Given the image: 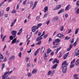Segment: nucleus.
<instances>
[{"label":"nucleus","instance_id":"60","mask_svg":"<svg viewBox=\"0 0 79 79\" xmlns=\"http://www.w3.org/2000/svg\"><path fill=\"white\" fill-rule=\"evenodd\" d=\"M17 19H16L15 20H14V22H13L12 23H14V24H15V22H16Z\"/></svg>","mask_w":79,"mask_h":79},{"label":"nucleus","instance_id":"52","mask_svg":"<svg viewBox=\"0 0 79 79\" xmlns=\"http://www.w3.org/2000/svg\"><path fill=\"white\" fill-rule=\"evenodd\" d=\"M21 55H22V53H21V52H20L19 54V56L20 58H21Z\"/></svg>","mask_w":79,"mask_h":79},{"label":"nucleus","instance_id":"38","mask_svg":"<svg viewBox=\"0 0 79 79\" xmlns=\"http://www.w3.org/2000/svg\"><path fill=\"white\" fill-rule=\"evenodd\" d=\"M15 56H11V57H10V60H14V59H15Z\"/></svg>","mask_w":79,"mask_h":79},{"label":"nucleus","instance_id":"4","mask_svg":"<svg viewBox=\"0 0 79 79\" xmlns=\"http://www.w3.org/2000/svg\"><path fill=\"white\" fill-rule=\"evenodd\" d=\"M61 7V5H59L56 6L55 8L53 9V10H59L60 8Z\"/></svg>","mask_w":79,"mask_h":79},{"label":"nucleus","instance_id":"30","mask_svg":"<svg viewBox=\"0 0 79 79\" xmlns=\"http://www.w3.org/2000/svg\"><path fill=\"white\" fill-rule=\"evenodd\" d=\"M55 41H56V42L57 43H58V42H60V41L61 40L60 39H59V38H58L56 40H55Z\"/></svg>","mask_w":79,"mask_h":79},{"label":"nucleus","instance_id":"58","mask_svg":"<svg viewBox=\"0 0 79 79\" xmlns=\"http://www.w3.org/2000/svg\"><path fill=\"white\" fill-rule=\"evenodd\" d=\"M6 11H10V7H8L6 8Z\"/></svg>","mask_w":79,"mask_h":79},{"label":"nucleus","instance_id":"32","mask_svg":"<svg viewBox=\"0 0 79 79\" xmlns=\"http://www.w3.org/2000/svg\"><path fill=\"white\" fill-rule=\"evenodd\" d=\"M27 75L28 77H31V76H32V73H27Z\"/></svg>","mask_w":79,"mask_h":79},{"label":"nucleus","instance_id":"27","mask_svg":"<svg viewBox=\"0 0 79 79\" xmlns=\"http://www.w3.org/2000/svg\"><path fill=\"white\" fill-rule=\"evenodd\" d=\"M60 49H61V47H59V48H57V50L56 51V52H55V53H56V54H57V53H58V52L60 50Z\"/></svg>","mask_w":79,"mask_h":79},{"label":"nucleus","instance_id":"6","mask_svg":"<svg viewBox=\"0 0 79 79\" xmlns=\"http://www.w3.org/2000/svg\"><path fill=\"white\" fill-rule=\"evenodd\" d=\"M36 28H37V27L35 26L32 27V31L33 32H35V31L37 30Z\"/></svg>","mask_w":79,"mask_h":79},{"label":"nucleus","instance_id":"45","mask_svg":"<svg viewBox=\"0 0 79 79\" xmlns=\"http://www.w3.org/2000/svg\"><path fill=\"white\" fill-rule=\"evenodd\" d=\"M76 60V59H73V60L71 62V64H73L74 62H75V61Z\"/></svg>","mask_w":79,"mask_h":79},{"label":"nucleus","instance_id":"56","mask_svg":"<svg viewBox=\"0 0 79 79\" xmlns=\"http://www.w3.org/2000/svg\"><path fill=\"white\" fill-rule=\"evenodd\" d=\"M50 20H48L46 24L47 25H48V24L50 23Z\"/></svg>","mask_w":79,"mask_h":79},{"label":"nucleus","instance_id":"47","mask_svg":"<svg viewBox=\"0 0 79 79\" xmlns=\"http://www.w3.org/2000/svg\"><path fill=\"white\" fill-rule=\"evenodd\" d=\"M16 13V11L15 10H13L11 12V13Z\"/></svg>","mask_w":79,"mask_h":79},{"label":"nucleus","instance_id":"40","mask_svg":"<svg viewBox=\"0 0 79 79\" xmlns=\"http://www.w3.org/2000/svg\"><path fill=\"white\" fill-rule=\"evenodd\" d=\"M4 67H5V64H3L2 65V70L3 71V68H4Z\"/></svg>","mask_w":79,"mask_h":79},{"label":"nucleus","instance_id":"34","mask_svg":"<svg viewBox=\"0 0 79 79\" xmlns=\"http://www.w3.org/2000/svg\"><path fill=\"white\" fill-rule=\"evenodd\" d=\"M51 52H52V50L50 49V48H49L47 51V53H50Z\"/></svg>","mask_w":79,"mask_h":79},{"label":"nucleus","instance_id":"35","mask_svg":"<svg viewBox=\"0 0 79 79\" xmlns=\"http://www.w3.org/2000/svg\"><path fill=\"white\" fill-rule=\"evenodd\" d=\"M19 4H17V6H16V9L17 10H19Z\"/></svg>","mask_w":79,"mask_h":79},{"label":"nucleus","instance_id":"26","mask_svg":"<svg viewBox=\"0 0 79 79\" xmlns=\"http://www.w3.org/2000/svg\"><path fill=\"white\" fill-rule=\"evenodd\" d=\"M64 9H61L60 11H59L58 13V14H60L61 13H63V12H64Z\"/></svg>","mask_w":79,"mask_h":79},{"label":"nucleus","instance_id":"22","mask_svg":"<svg viewBox=\"0 0 79 79\" xmlns=\"http://www.w3.org/2000/svg\"><path fill=\"white\" fill-rule=\"evenodd\" d=\"M77 74H75L73 76V77L74 78V79H79V78L77 77Z\"/></svg>","mask_w":79,"mask_h":79},{"label":"nucleus","instance_id":"19","mask_svg":"<svg viewBox=\"0 0 79 79\" xmlns=\"http://www.w3.org/2000/svg\"><path fill=\"white\" fill-rule=\"evenodd\" d=\"M54 21H56L58 19V17H56L52 19Z\"/></svg>","mask_w":79,"mask_h":79},{"label":"nucleus","instance_id":"28","mask_svg":"<svg viewBox=\"0 0 79 79\" xmlns=\"http://www.w3.org/2000/svg\"><path fill=\"white\" fill-rule=\"evenodd\" d=\"M79 29L78 28H77L75 31V34H77L78 32H79Z\"/></svg>","mask_w":79,"mask_h":79},{"label":"nucleus","instance_id":"8","mask_svg":"<svg viewBox=\"0 0 79 79\" xmlns=\"http://www.w3.org/2000/svg\"><path fill=\"white\" fill-rule=\"evenodd\" d=\"M37 72V70L36 69H34L32 71V73L33 74H36Z\"/></svg>","mask_w":79,"mask_h":79},{"label":"nucleus","instance_id":"1","mask_svg":"<svg viewBox=\"0 0 79 79\" xmlns=\"http://www.w3.org/2000/svg\"><path fill=\"white\" fill-rule=\"evenodd\" d=\"M13 73V71L11 70L10 72H9V71H8L7 72H6L4 73V75H3L2 76V79H6V76L7 75V74H8V75H10V74Z\"/></svg>","mask_w":79,"mask_h":79},{"label":"nucleus","instance_id":"29","mask_svg":"<svg viewBox=\"0 0 79 79\" xmlns=\"http://www.w3.org/2000/svg\"><path fill=\"white\" fill-rule=\"evenodd\" d=\"M44 57H45V58H46V57H47L48 56V53H47L45 52L44 53Z\"/></svg>","mask_w":79,"mask_h":79},{"label":"nucleus","instance_id":"46","mask_svg":"<svg viewBox=\"0 0 79 79\" xmlns=\"http://www.w3.org/2000/svg\"><path fill=\"white\" fill-rule=\"evenodd\" d=\"M26 61H28L29 60V57H26V58L25 59Z\"/></svg>","mask_w":79,"mask_h":79},{"label":"nucleus","instance_id":"61","mask_svg":"<svg viewBox=\"0 0 79 79\" xmlns=\"http://www.w3.org/2000/svg\"><path fill=\"white\" fill-rule=\"evenodd\" d=\"M56 43H57L56 41L55 40V41H54L53 42V44L55 45V44H56Z\"/></svg>","mask_w":79,"mask_h":79},{"label":"nucleus","instance_id":"21","mask_svg":"<svg viewBox=\"0 0 79 79\" xmlns=\"http://www.w3.org/2000/svg\"><path fill=\"white\" fill-rule=\"evenodd\" d=\"M3 58L4 57L3 56V55L1 54V53L0 52V60H3Z\"/></svg>","mask_w":79,"mask_h":79},{"label":"nucleus","instance_id":"18","mask_svg":"<svg viewBox=\"0 0 79 79\" xmlns=\"http://www.w3.org/2000/svg\"><path fill=\"white\" fill-rule=\"evenodd\" d=\"M44 13H46V11H48V6H46L44 8Z\"/></svg>","mask_w":79,"mask_h":79},{"label":"nucleus","instance_id":"51","mask_svg":"<svg viewBox=\"0 0 79 79\" xmlns=\"http://www.w3.org/2000/svg\"><path fill=\"white\" fill-rule=\"evenodd\" d=\"M37 2L35 1V2L34 3V6H36L37 5Z\"/></svg>","mask_w":79,"mask_h":79},{"label":"nucleus","instance_id":"33","mask_svg":"<svg viewBox=\"0 0 79 79\" xmlns=\"http://www.w3.org/2000/svg\"><path fill=\"white\" fill-rule=\"evenodd\" d=\"M13 38H14V36H13V35H10L9 37L10 40H13Z\"/></svg>","mask_w":79,"mask_h":79},{"label":"nucleus","instance_id":"63","mask_svg":"<svg viewBox=\"0 0 79 79\" xmlns=\"http://www.w3.org/2000/svg\"><path fill=\"white\" fill-rule=\"evenodd\" d=\"M65 18H68V14H66L65 15Z\"/></svg>","mask_w":79,"mask_h":79},{"label":"nucleus","instance_id":"59","mask_svg":"<svg viewBox=\"0 0 79 79\" xmlns=\"http://www.w3.org/2000/svg\"><path fill=\"white\" fill-rule=\"evenodd\" d=\"M76 45H77V43H76V41L73 44V45L74 47H75V46H76Z\"/></svg>","mask_w":79,"mask_h":79},{"label":"nucleus","instance_id":"48","mask_svg":"<svg viewBox=\"0 0 79 79\" xmlns=\"http://www.w3.org/2000/svg\"><path fill=\"white\" fill-rule=\"evenodd\" d=\"M44 34H45V31H43L42 34L40 36V37H42V36H44Z\"/></svg>","mask_w":79,"mask_h":79},{"label":"nucleus","instance_id":"14","mask_svg":"<svg viewBox=\"0 0 79 79\" xmlns=\"http://www.w3.org/2000/svg\"><path fill=\"white\" fill-rule=\"evenodd\" d=\"M79 64V59H78L75 63V65L76 66H78Z\"/></svg>","mask_w":79,"mask_h":79},{"label":"nucleus","instance_id":"9","mask_svg":"<svg viewBox=\"0 0 79 79\" xmlns=\"http://www.w3.org/2000/svg\"><path fill=\"white\" fill-rule=\"evenodd\" d=\"M44 51H45V47H42L41 50V53H42V54H43L44 52Z\"/></svg>","mask_w":79,"mask_h":79},{"label":"nucleus","instance_id":"15","mask_svg":"<svg viewBox=\"0 0 79 79\" xmlns=\"http://www.w3.org/2000/svg\"><path fill=\"white\" fill-rule=\"evenodd\" d=\"M69 54V52H68L66 54H65L64 57H63V59L64 60H65L66 58V57L67 56H68V54Z\"/></svg>","mask_w":79,"mask_h":79},{"label":"nucleus","instance_id":"41","mask_svg":"<svg viewBox=\"0 0 79 79\" xmlns=\"http://www.w3.org/2000/svg\"><path fill=\"white\" fill-rule=\"evenodd\" d=\"M74 38H73L72 39V40L70 41L71 44H73L74 43Z\"/></svg>","mask_w":79,"mask_h":79},{"label":"nucleus","instance_id":"10","mask_svg":"<svg viewBox=\"0 0 79 79\" xmlns=\"http://www.w3.org/2000/svg\"><path fill=\"white\" fill-rule=\"evenodd\" d=\"M37 26L36 27V29H38L41 26H42V23H39L37 24Z\"/></svg>","mask_w":79,"mask_h":79},{"label":"nucleus","instance_id":"7","mask_svg":"<svg viewBox=\"0 0 79 79\" xmlns=\"http://www.w3.org/2000/svg\"><path fill=\"white\" fill-rule=\"evenodd\" d=\"M52 62L53 63V64H55V63H59V60H58L56 59H55Z\"/></svg>","mask_w":79,"mask_h":79},{"label":"nucleus","instance_id":"49","mask_svg":"<svg viewBox=\"0 0 79 79\" xmlns=\"http://www.w3.org/2000/svg\"><path fill=\"white\" fill-rule=\"evenodd\" d=\"M65 39H64V40H68V39H69L71 38V37H68V36H66L65 37Z\"/></svg>","mask_w":79,"mask_h":79},{"label":"nucleus","instance_id":"23","mask_svg":"<svg viewBox=\"0 0 79 79\" xmlns=\"http://www.w3.org/2000/svg\"><path fill=\"white\" fill-rule=\"evenodd\" d=\"M42 37H39L36 39V41H39V40H41L42 39Z\"/></svg>","mask_w":79,"mask_h":79},{"label":"nucleus","instance_id":"17","mask_svg":"<svg viewBox=\"0 0 79 79\" xmlns=\"http://www.w3.org/2000/svg\"><path fill=\"white\" fill-rule=\"evenodd\" d=\"M40 50V48H39L34 53L35 56H36V55H37V54L38 53V52H39V51Z\"/></svg>","mask_w":79,"mask_h":79},{"label":"nucleus","instance_id":"39","mask_svg":"<svg viewBox=\"0 0 79 79\" xmlns=\"http://www.w3.org/2000/svg\"><path fill=\"white\" fill-rule=\"evenodd\" d=\"M58 47V45L57 44L54 45L53 47V48H56Z\"/></svg>","mask_w":79,"mask_h":79},{"label":"nucleus","instance_id":"57","mask_svg":"<svg viewBox=\"0 0 79 79\" xmlns=\"http://www.w3.org/2000/svg\"><path fill=\"white\" fill-rule=\"evenodd\" d=\"M55 73V70H53L52 72H51V75H53Z\"/></svg>","mask_w":79,"mask_h":79},{"label":"nucleus","instance_id":"64","mask_svg":"<svg viewBox=\"0 0 79 79\" xmlns=\"http://www.w3.org/2000/svg\"><path fill=\"white\" fill-rule=\"evenodd\" d=\"M69 48H70L71 49L72 48H73V44L70 45Z\"/></svg>","mask_w":79,"mask_h":79},{"label":"nucleus","instance_id":"20","mask_svg":"<svg viewBox=\"0 0 79 79\" xmlns=\"http://www.w3.org/2000/svg\"><path fill=\"white\" fill-rule=\"evenodd\" d=\"M64 65H68V64H67V62L66 61H64L62 63V66H63Z\"/></svg>","mask_w":79,"mask_h":79},{"label":"nucleus","instance_id":"44","mask_svg":"<svg viewBox=\"0 0 79 79\" xmlns=\"http://www.w3.org/2000/svg\"><path fill=\"white\" fill-rule=\"evenodd\" d=\"M64 29V28H63V26H61L60 27V30L61 31H62Z\"/></svg>","mask_w":79,"mask_h":79},{"label":"nucleus","instance_id":"11","mask_svg":"<svg viewBox=\"0 0 79 79\" xmlns=\"http://www.w3.org/2000/svg\"><path fill=\"white\" fill-rule=\"evenodd\" d=\"M17 39L16 38H15L12 41L11 44H14L16 43V41Z\"/></svg>","mask_w":79,"mask_h":79},{"label":"nucleus","instance_id":"36","mask_svg":"<svg viewBox=\"0 0 79 79\" xmlns=\"http://www.w3.org/2000/svg\"><path fill=\"white\" fill-rule=\"evenodd\" d=\"M76 56H78L79 55V49L78 50L77 52L75 53Z\"/></svg>","mask_w":79,"mask_h":79},{"label":"nucleus","instance_id":"37","mask_svg":"<svg viewBox=\"0 0 79 79\" xmlns=\"http://www.w3.org/2000/svg\"><path fill=\"white\" fill-rule=\"evenodd\" d=\"M27 66L28 68H29V67H30V66H31V63H30V62H29V63L27 64Z\"/></svg>","mask_w":79,"mask_h":79},{"label":"nucleus","instance_id":"24","mask_svg":"<svg viewBox=\"0 0 79 79\" xmlns=\"http://www.w3.org/2000/svg\"><path fill=\"white\" fill-rule=\"evenodd\" d=\"M63 53L62 52H60V55L59 56V58H61L63 56Z\"/></svg>","mask_w":79,"mask_h":79},{"label":"nucleus","instance_id":"13","mask_svg":"<svg viewBox=\"0 0 79 79\" xmlns=\"http://www.w3.org/2000/svg\"><path fill=\"white\" fill-rule=\"evenodd\" d=\"M57 65H58V64H54V65H53L52 66V68L53 69H56Z\"/></svg>","mask_w":79,"mask_h":79},{"label":"nucleus","instance_id":"2","mask_svg":"<svg viewBox=\"0 0 79 79\" xmlns=\"http://www.w3.org/2000/svg\"><path fill=\"white\" fill-rule=\"evenodd\" d=\"M62 71L63 73H66L67 71V67L66 66L64 65L62 66Z\"/></svg>","mask_w":79,"mask_h":79},{"label":"nucleus","instance_id":"50","mask_svg":"<svg viewBox=\"0 0 79 79\" xmlns=\"http://www.w3.org/2000/svg\"><path fill=\"white\" fill-rule=\"evenodd\" d=\"M76 5L77 6H79V1H77L76 2Z\"/></svg>","mask_w":79,"mask_h":79},{"label":"nucleus","instance_id":"42","mask_svg":"<svg viewBox=\"0 0 79 79\" xmlns=\"http://www.w3.org/2000/svg\"><path fill=\"white\" fill-rule=\"evenodd\" d=\"M75 64H71V65L70 66V68H72L73 67H74Z\"/></svg>","mask_w":79,"mask_h":79},{"label":"nucleus","instance_id":"12","mask_svg":"<svg viewBox=\"0 0 79 79\" xmlns=\"http://www.w3.org/2000/svg\"><path fill=\"white\" fill-rule=\"evenodd\" d=\"M70 6V5H69L67 6L65 8V11H68L69 10V7Z\"/></svg>","mask_w":79,"mask_h":79},{"label":"nucleus","instance_id":"5","mask_svg":"<svg viewBox=\"0 0 79 79\" xmlns=\"http://www.w3.org/2000/svg\"><path fill=\"white\" fill-rule=\"evenodd\" d=\"M57 37L59 38H63V37H64V35L60 33H59L57 35Z\"/></svg>","mask_w":79,"mask_h":79},{"label":"nucleus","instance_id":"25","mask_svg":"<svg viewBox=\"0 0 79 79\" xmlns=\"http://www.w3.org/2000/svg\"><path fill=\"white\" fill-rule=\"evenodd\" d=\"M36 19L37 21H39L40 20V15H38L36 17Z\"/></svg>","mask_w":79,"mask_h":79},{"label":"nucleus","instance_id":"43","mask_svg":"<svg viewBox=\"0 0 79 79\" xmlns=\"http://www.w3.org/2000/svg\"><path fill=\"white\" fill-rule=\"evenodd\" d=\"M52 73V71H49L48 73V76H49V75H50Z\"/></svg>","mask_w":79,"mask_h":79},{"label":"nucleus","instance_id":"55","mask_svg":"<svg viewBox=\"0 0 79 79\" xmlns=\"http://www.w3.org/2000/svg\"><path fill=\"white\" fill-rule=\"evenodd\" d=\"M7 0H4V1H3L2 2H1V4L2 5L3 4V3H5V2H6V1H7Z\"/></svg>","mask_w":79,"mask_h":79},{"label":"nucleus","instance_id":"3","mask_svg":"<svg viewBox=\"0 0 79 79\" xmlns=\"http://www.w3.org/2000/svg\"><path fill=\"white\" fill-rule=\"evenodd\" d=\"M17 31L15 30H13L11 31V33L12 35L14 36V38H15L16 37V33Z\"/></svg>","mask_w":79,"mask_h":79},{"label":"nucleus","instance_id":"62","mask_svg":"<svg viewBox=\"0 0 79 79\" xmlns=\"http://www.w3.org/2000/svg\"><path fill=\"white\" fill-rule=\"evenodd\" d=\"M6 37V35L4 36L3 38H2V41H4V40H5V38Z\"/></svg>","mask_w":79,"mask_h":79},{"label":"nucleus","instance_id":"53","mask_svg":"<svg viewBox=\"0 0 79 79\" xmlns=\"http://www.w3.org/2000/svg\"><path fill=\"white\" fill-rule=\"evenodd\" d=\"M26 2H27V0H25L23 2V5H26Z\"/></svg>","mask_w":79,"mask_h":79},{"label":"nucleus","instance_id":"54","mask_svg":"<svg viewBox=\"0 0 79 79\" xmlns=\"http://www.w3.org/2000/svg\"><path fill=\"white\" fill-rule=\"evenodd\" d=\"M76 13L77 14H79V9H77V11H76Z\"/></svg>","mask_w":79,"mask_h":79},{"label":"nucleus","instance_id":"31","mask_svg":"<svg viewBox=\"0 0 79 79\" xmlns=\"http://www.w3.org/2000/svg\"><path fill=\"white\" fill-rule=\"evenodd\" d=\"M41 44H42V41H40L38 42V43L36 44V45H41Z\"/></svg>","mask_w":79,"mask_h":79},{"label":"nucleus","instance_id":"16","mask_svg":"<svg viewBox=\"0 0 79 79\" xmlns=\"http://www.w3.org/2000/svg\"><path fill=\"white\" fill-rule=\"evenodd\" d=\"M22 30H23V29L21 28L19 31V32L17 33V35H20V34H21V32H22Z\"/></svg>","mask_w":79,"mask_h":79}]
</instances>
